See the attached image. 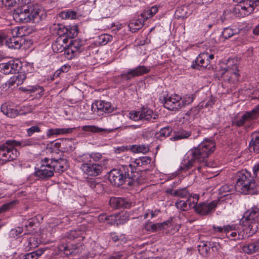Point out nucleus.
Instances as JSON below:
<instances>
[{"label":"nucleus","mask_w":259,"mask_h":259,"mask_svg":"<svg viewBox=\"0 0 259 259\" xmlns=\"http://www.w3.org/2000/svg\"><path fill=\"white\" fill-rule=\"evenodd\" d=\"M252 170L255 179L259 181V162L253 166Z\"/></svg>","instance_id":"59"},{"label":"nucleus","mask_w":259,"mask_h":259,"mask_svg":"<svg viewBox=\"0 0 259 259\" xmlns=\"http://www.w3.org/2000/svg\"><path fill=\"white\" fill-rule=\"evenodd\" d=\"M16 77L17 78V86H18L23 82V81L26 78V75L24 73L21 72L18 75H16Z\"/></svg>","instance_id":"58"},{"label":"nucleus","mask_w":259,"mask_h":259,"mask_svg":"<svg viewBox=\"0 0 259 259\" xmlns=\"http://www.w3.org/2000/svg\"><path fill=\"white\" fill-rule=\"evenodd\" d=\"M210 242L202 241L198 246V250L200 254L203 256H206L210 249Z\"/></svg>","instance_id":"32"},{"label":"nucleus","mask_w":259,"mask_h":259,"mask_svg":"<svg viewBox=\"0 0 259 259\" xmlns=\"http://www.w3.org/2000/svg\"><path fill=\"white\" fill-rule=\"evenodd\" d=\"M181 97L177 94H174L168 98H164L162 103L163 106L171 111H176L181 109L180 100Z\"/></svg>","instance_id":"16"},{"label":"nucleus","mask_w":259,"mask_h":259,"mask_svg":"<svg viewBox=\"0 0 259 259\" xmlns=\"http://www.w3.org/2000/svg\"><path fill=\"white\" fill-rule=\"evenodd\" d=\"M25 14V12H22L21 8H17L14 10L13 13L14 19L21 22H27L30 21V16L24 15Z\"/></svg>","instance_id":"28"},{"label":"nucleus","mask_w":259,"mask_h":259,"mask_svg":"<svg viewBox=\"0 0 259 259\" xmlns=\"http://www.w3.org/2000/svg\"><path fill=\"white\" fill-rule=\"evenodd\" d=\"M32 141L30 139L21 141L9 140L6 143L0 146V162L5 163L7 161L15 159L19 154L16 147H24L31 145Z\"/></svg>","instance_id":"3"},{"label":"nucleus","mask_w":259,"mask_h":259,"mask_svg":"<svg viewBox=\"0 0 259 259\" xmlns=\"http://www.w3.org/2000/svg\"><path fill=\"white\" fill-rule=\"evenodd\" d=\"M62 143L61 152H69L75 149L73 142L70 139H63Z\"/></svg>","instance_id":"31"},{"label":"nucleus","mask_w":259,"mask_h":259,"mask_svg":"<svg viewBox=\"0 0 259 259\" xmlns=\"http://www.w3.org/2000/svg\"><path fill=\"white\" fill-rule=\"evenodd\" d=\"M123 254L121 252H117L113 253L107 259H121Z\"/></svg>","instance_id":"64"},{"label":"nucleus","mask_w":259,"mask_h":259,"mask_svg":"<svg viewBox=\"0 0 259 259\" xmlns=\"http://www.w3.org/2000/svg\"><path fill=\"white\" fill-rule=\"evenodd\" d=\"M3 4L8 7L15 6L17 4V0H2Z\"/></svg>","instance_id":"63"},{"label":"nucleus","mask_w":259,"mask_h":259,"mask_svg":"<svg viewBox=\"0 0 259 259\" xmlns=\"http://www.w3.org/2000/svg\"><path fill=\"white\" fill-rule=\"evenodd\" d=\"M80 169L85 175L90 176L96 177L100 175L103 170L102 164L100 163H92L81 164Z\"/></svg>","instance_id":"15"},{"label":"nucleus","mask_w":259,"mask_h":259,"mask_svg":"<svg viewBox=\"0 0 259 259\" xmlns=\"http://www.w3.org/2000/svg\"><path fill=\"white\" fill-rule=\"evenodd\" d=\"M212 231L214 233H221L225 234V229L226 230V226L223 227H217L215 225L212 226Z\"/></svg>","instance_id":"60"},{"label":"nucleus","mask_w":259,"mask_h":259,"mask_svg":"<svg viewBox=\"0 0 259 259\" xmlns=\"http://www.w3.org/2000/svg\"><path fill=\"white\" fill-rule=\"evenodd\" d=\"M131 150L134 153H146L149 150V149L148 147L145 145H135L131 146Z\"/></svg>","instance_id":"38"},{"label":"nucleus","mask_w":259,"mask_h":259,"mask_svg":"<svg viewBox=\"0 0 259 259\" xmlns=\"http://www.w3.org/2000/svg\"><path fill=\"white\" fill-rule=\"evenodd\" d=\"M171 220L164 221L162 223L154 224L155 225V232L167 229L171 226Z\"/></svg>","instance_id":"42"},{"label":"nucleus","mask_w":259,"mask_h":259,"mask_svg":"<svg viewBox=\"0 0 259 259\" xmlns=\"http://www.w3.org/2000/svg\"><path fill=\"white\" fill-rule=\"evenodd\" d=\"M158 8L157 6H154L145 10L142 14L141 16L143 19L147 20L152 17L158 12Z\"/></svg>","instance_id":"33"},{"label":"nucleus","mask_w":259,"mask_h":259,"mask_svg":"<svg viewBox=\"0 0 259 259\" xmlns=\"http://www.w3.org/2000/svg\"><path fill=\"white\" fill-rule=\"evenodd\" d=\"M23 232V228L21 227H16L15 229H12L10 232V235L13 237H15L18 236Z\"/></svg>","instance_id":"55"},{"label":"nucleus","mask_w":259,"mask_h":259,"mask_svg":"<svg viewBox=\"0 0 259 259\" xmlns=\"http://www.w3.org/2000/svg\"><path fill=\"white\" fill-rule=\"evenodd\" d=\"M44 91V89L42 87L39 85L33 86V98L38 99L40 98Z\"/></svg>","instance_id":"50"},{"label":"nucleus","mask_w":259,"mask_h":259,"mask_svg":"<svg viewBox=\"0 0 259 259\" xmlns=\"http://www.w3.org/2000/svg\"><path fill=\"white\" fill-rule=\"evenodd\" d=\"M172 131V128L171 126L164 127L155 133V137L157 140L163 141L171 135Z\"/></svg>","instance_id":"27"},{"label":"nucleus","mask_w":259,"mask_h":259,"mask_svg":"<svg viewBox=\"0 0 259 259\" xmlns=\"http://www.w3.org/2000/svg\"><path fill=\"white\" fill-rule=\"evenodd\" d=\"M133 75L135 76H138L142 75L144 74L147 73L150 71V69L145 66H139L134 69H132Z\"/></svg>","instance_id":"37"},{"label":"nucleus","mask_w":259,"mask_h":259,"mask_svg":"<svg viewBox=\"0 0 259 259\" xmlns=\"http://www.w3.org/2000/svg\"><path fill=\"white\" fill-rule=\"evenodd\" d=\"M259 117V104L251 110L245 111L241 116L234 117L232 120V125L237 127H243L245 130L253 128L254 120Z\"/></svg>","instance_id":"7"},{"label":"nucleus","mask_w":259,"mask_h":259,"mask_svg":"<svg viewBox=\"0 0 259 259\" xmlns=\"http://www.w3.org/2000/svg\"><path fill=\"white\" fill-rule=\"evenodd\" d=\"M239 33V30L228 27L224 29L222 32V36L225 39H227L234 35L238 34Z\"/></svg>","instance_id":"34"},{"label":"nucleus","mask_w":259,"mask_h":259,"mask_svg":"<svg viewBox=\"0 0 259 259\" xmlns=\"http://www.w3.org/2000/svg\"><path fill=\"white\" fill-rule=\"evenodd\" d=\"M166 192L174 197H179L186 199L190 196V194L191 193L188 191L186 188L176 190L168 189L166 190Z\"/></svg>","instance_id":"26"},{"label":"nucleus","mask_w":259,"mask_h":259,"mask_svg":"<svg viewBox=\"0 0 259 259\" xmlns=\"http://www.w3.org/2000/svg\"><path fill=\"white\" fill-rule=\"evenodd\" d=\"M255 186V181L250 172L243 169L237 173L235 188L236 191L244 194H251Z\"/></svg>","instance_id":"5"},{"label":"nucleus","mask_w":259,"mask_h":259,"mask_svg":"<svg viewBox=\"0 0 259 259\" xmlns=\"http://www.w3.org/2000/svg\"><path fill=\"white\" fill-rule=\"evenodd\" d=\"M207 53L200 54L196 59L193 62L191 65L192 68L199 70L205 68H209L210 62L207 60Z\"/></svg>","instance_id":"21"},{"label":"nucleus","mask_w":259,"mask_h":259,"mask_svg":"<svg viewBox=\"0 0 259 259\" xmlns=\"http://www.w3.org/2000/svg\"><path fill=\"white\" fill-rule=\"evenodd\" d=\"M53 28L57 30V34L59 35L60 38L64 35L66 36V33H67L68 31L66 26L62 24H54Z\"/></svg>","instance_id":"39"},{"label":"nucleus","mask_w":259,"mask_h":259,"mask_svg":"<svg viewBox=\"0 0 259 259\" xmlns=\"http://www.w3.org/2000/svg\"><path fill=\"white\" fill-rule=\"evenodd\" d=\"M175 135L170 138L171 140L177 141L183 139L188 138L191 135L190 131H187L183 129H180L174 132Z\"/></svg>","instance_id":"30"},{"label":"nucleus","mask_w":259,"mask_h":259,"mask_svg":"<svg viewBox=\"0 0 259 259\" xmlns=\"http://www.w3.org/2000/svg\"><path fill=\"white\" fill-rule=\"evenodd\" d=\"M194 97L192 95H186L180 100L181 108L193 102Z\"/></svg>","instance_id":"43"},{"label":"nucleus","mask_w":259,"mask_h":259,"mask_svg":"<svg viewBox=\"0 0 259 259\" xmlns=\"http://www.w3.org/2000/svg\"><path fill=\"white\" fill-rule=\"evenodd\" d=\"M61 38H58L57 40L52 45V49L55 52L60 53L64 50L65 56L69 59L77 56L84 50L82 42L78 39L71 40L67 47L60 44Z\"/></svg>","instance_id":"4"},{"label":"nucleus","mask_w":259,"mask_h":259,"mask_svg":"<svg viewBox=\"0 0 259 259\" xmlns=\"http://www.w3.org/2000/svg\"><path fill=\"white\" fill-rule=\"evenodd\" d=\"M81 129L84 132H90L95 133L107 131L105 128H100L95 125H84L81 127Z\"/></svg>","instance_id":"40"},{"label":"nucleus","mask_w":259,"mask_h":259,"mask_svg":"<svg viewBox=\"0 0 259 259\" xmlns=\"http://www.w3.org/2000/svg\"><path fill=\"white\" fill-rule=\"evenodd\" d=\"M249 149L250 151H254L257 153L259 152V142H251L249 143Z\"/></svg>","instance_id":"54"},{"label":"nucleus","mask_w":259,"mask_h":259,"mask_svg":"<svg viewBox=\"0 0 259 259\" xmlns=\"http://www.w3.org/2000/svg\"><path fill=\"white\" fill-rule=\"evenodd\" d=\"M32 110L31 105H24L23 106L21 110L19 111V114H25L27 113H30Z\"/></svg>","instance_id":"56"},{"label":"nucleus","mask_w":259,"mask_h":259,"mask_svg":"<svg viewBox=\"0 0 259 259\" xmlns=\"http://www.w3.org/2000/svg\"><path fill=\"white\" fill-rule=\"evenodd\" d=\"M91 110L98 115H103V113H110L114 110L111 103L104 101H96L93 103Z\"/></svg>","instance_id":"12"},{"label":"nucleus","mask_w":259,"mask_h":259,"mask_svg":"<svg viewBox=\"0 0 259 259\" xmlns=\"http://www.w3.org/2000/svg\"><path fill=\"white\" fill-rule=\"evenodd\" d=\"M141 118L142 121L154 122L159 117V114L148 107L143 106L140 108Z\"/></svg>","instance_id":"19"},{"label":"nucleus","mask_w":259,"mask_h":259,"mask_svg":"<svg viewBox=\"0 0 259 259\" xmlns=\"http://www.w3.org/2000/svg\"><path fill=\"white\" fill-rule=\"evenodd\" d=\"M175 206L181 211H187L190 209L187 200H178L175 203Z\"/></svg>","instance_id":"41"},{"label":"nucleus","mask_w":259,"mask_h":259,"mask_svg":"<svg viewBox=\"0 0 259 259\" xmlns=\"http://www.w3.org/2000/svg\"><path fill=\"white\" fill-rule=\"evenodd\" d=\"M22 68V63L19 60H11L7 63L0 64V71L4 74L15 73Z\"/></svg>","instance_id":"14"},{"label":"nucleus","mask_w":259,"mask_h":259,"mask_svg":"<svg viewBox=\"0 0 259 259\" xmlns=\"http://www.w3.org/2000/svg\"><path fill=\"white\" fill-rule=\"evenodd\" d=\"M225 234L227 238L231 240H240L244 239V233L236 224L226 226Z\"/></svg>","instance_id":"13"},{"label":"nucleus","mask_w":259,"mask_h":259,"mask_svg":"<svg viewBox=\"0 0 259 259\" xmlns=\"http://www.w3.org/2000/svg\"><path fill=\"white\" fill-rule=\"evenodd\" d=\"M81 235V232L78 230H70L67 232L65 237L70 240H74Z\"/></svg>","instance_id":"48"},{"label":"nucleus","mask_w":259,"mask_h":259,"mask_svg":"<svg viewBox=\"0 0 259 259\" xmlns=\"http://www.w3.org/2000/svg\"><path fill=\"white\" fill-rule=\"evenodd\" d=\"M129 118L135 121L141 120L140 110L139 111H131L129 113Z\"/></svg>","instance_id":"51"},{"label":"nucleus","mask_w":259,"mask_h":259,"mask_svg":"<svg viewBox=\"0 0 259 259\" xmlns=\"http://www.w3.org/2000/svg\"><path fill=\"white\" fill-rule=\"evenodd\" d=\"M199 196L198 194H190V196L187 199V202L190 206V208L195 209L197 206Z\"/></svg>","instance_id":"35"},{"label":"nucleus","mask_w":259,"mask_h":259,"mask_svg":"<svg viewBox=\"0 0 259 259\" xmlns=\"http://www.w3.org/2000/svg\"><path fill=\"white\" fill-rule=\"evenodd\" d=\"M109 204L114 209L129 208L132 206V202L125 198L112 197L110 198Z\"/></svg>","instance_id":"18"},{"label":"nucleus","mask_w":259,"mask_h":259,"mask_svg":"<svg viewBox=\"0 0 259 259\" xmlns=\"http://www.w3.org/2000/svg\"><path fill=\"white\" fill-rule=\"evenodd\" d=\"M27 30L25 27H15L11 30V33L13 35L12 37L7 39L5 44L9 48L14 49H20L23 45H25L26 47H29L32 45V41L26 37L27 33L25 31Z\"/></svg>","instance_id":"6"},{"label":"nucleus","mask_w":259,"mask_h":259,"mask_svg":"<svg viewBox=\"0 0 259 259\" xmlns=\"http://www.w3.org/2000/svg\"><path fill=\"white\" fill-rule=\"evenodd\" d=\"M17 203V201L16 200L12 201L10 202L7 203L3 204L0 207V213L5 212L9 209L13 208L16 204Z\"/></svg>","instance_id":"49"},{"label":"nucleus","mask_w":259,"mask_h":259,"mask_svg":"<svg viewBox=\"0 0 259 259\" xmlns=\"http://www.w3.org/2000/svg\"><path fill=\"white\" fill-rule=\"evenodd\" d=\"M151 160V158L148 156L139 157L128 165H123L119 169H113L109 174V180L117 187L123 184L133 186L135 182L139 183L140 180L141 175L137 171V168L149 164Z\"/></svg>","instance_id":"1"},{"label":"nucleus","mask_w":259,"mask_h":259,"mask_svg":"<svg viewBox=\"0 0 259 259\" xmlns=\"http://www.w3.org/2000/svg\"><path fill=\"white\" fill-rule=\"evenodd\" d=\"M91 153H84L77 157L78 162H82L81 164H89L92 162Z\"/></svg>","instance_id":"45"},{"label":"nucleus","mask_w":259,"mask_h":259,"mask_svg":"<svg viewBox=\"0 0 259 259\" xmlns=\"http://www.w3.org/2000/svg\"><path fill=\"white\" fill-rule=\"evenodd\" d=\"M91 160L95 162L99 161L102 158V155L100 153H91Z\"/></svg>","instance_id":"57"},{"label":"nucleus","mask_w":259,"mask_h":259,"mask_svg":"<svg viewBox=\"0 0 259 259\" xmlns=\"http://www.w3.org/2000/svg\"><path fill=\"white\" fill-rule=\"evenodd\" d=\"M2 112L11 118H15L19 115V111L13 107L9 103H5L1 106Z\"/></svg>","instance_id":"24"},{"label":"nucleus","mask_w":259,"mask_h":259,"mask_svg":"<svg viewBox=\"0 0 259 259\" xmlns=\"http://www.w3.org/2000/svg\"><path fill=\"white\" fill-rule=\"evenodd\" d=\"M46 17V12L44 8L37 4L33 5V23H38Z\"/></svg>","instance_id":"22"},{"label":"nucleus","mask_w":259,"mask_h":259,"mask_svg":"<svg viewBox=\"0 0 259 259\" xmlns=\"http://www.w3.org/2000/svg\"><path fill=\"white\" fill-rule=\"evenodd\" d=\"M215 148V143L213 140H204L197 147L190 149L188 153V160L183 164L180 170H188L192 167H196L199 172H202V169L209 166L207 158Z\"/></svg>","instance_id":"2"},{"label":"nucleus","mask_w":259,"mask_h":259,"mask_svg":"<svg viewBox=\"0 0 259 259\" xmlns=\"http://www.w3.org/2000/svg\"><path fill=\"white\" fill-rule=\"evenodd\" d=\"M75 127L59 128L60 135L68 134L73 133Z\"/></svg>","instance_id":"62"},{"label":"nucleus","mask_w":259,"mask_h":259,"mask_svg":"<svg viewBox=\"0 0 259 259\" xmlns=\"http://www.w3.org/2000/svg\"><path fill=\"white\" fill-rule=\"evenodd\" d=\"M34 175L41 179L48 178L54 176L52 166L50 164V159L45 158L37 163L35 166Z\"/></svg>","instance_id":"11"},{"label":"nucleus","mask_w":259,"mask_h":259,"mask_svg":"<svg viewBox=\"0 0 259 259\" xmlns=\"http://www.w3.org/2000/svg\"><path fill=\"white\" fill-rule=\"evenodd\" d=\"M244 253L250 255L256 253L259 251V240H252L245 244L242 247Z\"/></svg>","instance_id":"23"},{"label":"nucleus","mask_w":259,"mask_h":259,"mask_svg":"<svg viewBox=\"0 0 259 259\" xmlns=\"http://www.w3.org/2000/svg\"><path fill=\"white\" fill-rule=\"evenodd\" d=\"M218 202L216 201H213L210 203H199L194 210L197 213L200 215H207L214 210Z\"/></svg>","instance_id":"17"},{"label":"nucleus","mask_w":259,"mask_h":259,"mask_svg":"<svg viewBox=\"0 0 259 259\" xmlns=\"http://www.w3.org/2000/svg\"><path fill=\"white\" fill-rule=\"evenodd\" d=\"M231 10L238 17H243L251 13L255 7L259 5V0H240Z\"/></svg>","instance_id":"8"},{"label":"nucleus","mask_w":259,"mask_h":259,"mask_svg":"<svg viewBox=\"0 0 259 259\" xmlns=\"http://www.w3.org/2000/svg\"><path fill=\"white\" fill-rule=\"evenodd\" d=\"M47 134L48 137H51L53 135H60L59 128L49 129Z\"/></svg>","instance_id":"61"},{"label":"nucleus","mask_w":259,"mask_h":259,"mask_svg":"<svg viewBox=\"0 0 259 259\" xmlns=\"http://www.w3.org/2000/svg\"><path fill=\"white\" fill-rule=\"evenodd\" d=\"M144 22V19L141 20L140 19H134L130 21L128 24V27L130 30L132 32H135L137 30L142 28L143 26Z\"/></svg>","instance_id":"29"},{"label":"nucleus","mask_w":259,"mask_h":259,"mask_svg":"<svg viewBox=\"0 0 259 259\" xmlns=\"http://www.w3.org/2000/svg\"><path fill=\"white\" fill-rule=\"evenodd\" d=\"M66 27L68 30L67 33H66L67 38H72L78 35V28L76 25H69Z\"/></svg>","instance_id":"36"},{"label":"nucleus","mask_w":259,"mask_h":259,"mask_svg":"<svg viewBox=\"0 0 259 259\" xmlns=\"http://www.w3.org/2000/svg\"><path fill=\"white\" fill-rule=\"evenodd\" d=\"M235 186L233 185H225L222 186L219 189V193L224 196H227V193H231L233 191Z\"/></svg>","instance_id":"46"},{"label":"nucleus","mask_w":259,"mask_h":259,"mask_svg":"<svg viewBox=\"0 0 259 259\" xmlns=\"http://www.w3.org/2000/svg\"><path fill=\"white\" fill-rule=\"evenodd\" d=\"M87 184L98 194L102 193L104 191L105 187L104 184L98 181V180L90 178L87 180Z\"/></svg>","instance_id":"25"},{"label":"nucleus","mask_w":259,"mask_h":259,"mask_svg":"<svg viewBox=\"0 0 259 259\" xmlns=\"http://www.w3.org/2000/svg\"><path fill=\"white\" fill-rule=\"evenodd\" d=\"M121 76L122 79L125 80H131L135 77V75H133L132 70H130L126 73L121 74Z\"/></svg>","instance_id":"53"},{"label":"nucleus","mask_w":259,"mask_h":259,"mask_svg":"<svg viewBox=\"0 0 259 259\" xmlns=\"http://www.w3.org/2000/svg\"><path fill=\"white\" fill-rule=\"evenodd\" d=\"M59 16L62 19H75L76 17V13L73 11H67L61 12L59 14Z\"/></svg>","instance_id":"44"},{"label":"nucleus","mask_w":259,"mask_h":259,"mask_svg":"<svg viewBox=\"0 0 259 259\" xmlns=\"http://www.w3.org/2000/svg\"><path fill=\"white\" fill-rule=\"evenodd\" d=\"M110 236L114 242H116L118 241H120L123 242L126 241V239L123 235H118L115 232H112L110 233Z\"/></svg>","instance_id":"52"},{"label":"nucleus","mask_w":259,"mask_h":259,"mask_svg":"<svg viewBox=\"0 0 259 259\" xmlns=\"http://www.w3.org/2000/svg\"><path fill=\"white\" fill-rule=\"evenodd\" d=\"M238 61L235 59H228L226 63L225 72L222 76L225 81L235 83L238 81L240 74L238 66Z\"/></svg>","instance_id":"10"},{"label":"nucleus","mask_w":259,"mask_h":259,"mask_svg":"<svg viewBox=\"0 0 259 259\" xmlns=\"http://www.w3.org/2000/svg\"><path fill=\"white\" fill-rule=\"evenodd\" d=\"M50 164L52 166L53 172L59 174L63 172L69 167L67 161L63 158L50 159Z\"/></svg>","instance_id":"20"},{"label":"nucleus","mask_w":259,"mask_h":259,"mask_svg":"<svg viewBox=\"0 0 259 259\" xmlns=\"http://www.w3.org/2000/svg\"><path fill=\"white\" fill-rule=\"evenodd\" d=\"M259 217V208L253 207L246 210L240 220V224L249 229L250 233L253 234L257 228L256 223Z\"/></svg>","instance_id":"9"},{"label":"nucleus","mask_w":259,"mask_h":259,"mask_svg":"<svg viewBox=\"0 0 259 259\" xmlns=\"http://www.w3.org/2000/svg\"><path fill=\"white\" fill-rule=\"evenodd\" d=\"M112 38V36L109 34H101L99 36V43L102 46L105 45L111 41Z\"/></svg>","instance_id":"47"}]
</instances>
